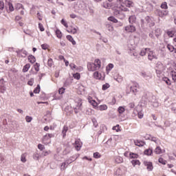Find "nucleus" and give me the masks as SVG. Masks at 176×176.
<instances>
[{
    "label": "nucleus",
    "mask_w": 176,
    "mask_h": 176,
    "mask_svg": "<svg viewBox=\"0 0 176 176\" xmlns=\"http://www.w3.org/2000/svg\"><path fill=\"white\" fill-rule=\"evenodd\" d=\"M60 23L61 24H63V25H64V27H65L66 28H68V23H67V21H65V20L62 19Z\"/></svg>",
    "instance_id": "8fccbe9b"
},
{
    "label": "nucleus",
    "mask_w": 176,
    "mask_h": 176,
    "mask_svg": "<svg viewBox=\"0 0 176 176\" xmlns=\"http://www.w3.org/2000/svg\"><path fill=\"white\" fill-rule=\"evenodd\" d=\"M74 146L76 151H80V148H82V142H80V140L75 141Z\"/></svg>",
    "instance_id": "6e6552de"
},
{
    "label": "nucleus",
    "mask_w": 176,
    "mask_h": 176,
    "mask_svg": "<svg viewBox=\"0 0 176 176\" xmlns=\"http://www.w3.org/2000/svg\"><path fill=\"white\" fill-rule=\"evenodd\" d=\"M73 77L74 78V79L79 80V79H80V74L76 73V74H73Z\"/></svg>",
    "instance_id": "a18cd8bd"
},
{
    "label": "nucleus",
    "mask_w": 176,
    "mask_h": 176,
    "mask_svg": "<svg viewBox=\"0 0 176 176\" xmlns=\"http://www.w3.org/2000/svg\"><path fill=\"white\" fill-rule=\"evenodd\" d=\"M109 21H112V23H118V19L114 16H110L108 18Z\"/></svg>",
    "instance_id": "c03bdc74"
},
{
    "label": "nucleus",
    "mask_w": 176,
    "mask_h": 176,
    "mask_svg": "<svg viewBox=\"0 0 176 176\" xmlns=\"http://www.w3.org/2000/svg\"><path fill=\"white\" fill-rule=\"evenodd\" d=\"M31 68V65L30 63H27L23 68V72H28V69Z\"/></svg>",
    "instance_id": "cd10ccee"
},
{
    "label": "nucleus",
    "mask_w": 176,
    "mask_h": 176,
    "mask_svg": "<svg viewBox=\"0 0 176 176\" xmlns=\"http://www.w3.org/2000/svg\"><path fill=\"white\" fill-rule=\"evenodd\" d=\"M112 68H113V64L110 63L109 64L107 67H106V71L107 72H109V71H111V69H112Z\"/></svg>",
    "instance_id": "37998d69"
},
{
    "label": "nucleus",
    "mask_w": 176,
    "mask_h": 176,
    "mask_svg": "<svg viewBox=\"0 0 176 176\" xmlns=\"http://www.w3.org/2000/svg\"><path fill=\"white\" fill-rule=\"evenodd\" d=\"M55 34L58 39H61V38H63V32H61L60 30L56 29Z\"/></svg>",
    "instance_id": "412c9836"
},
{
    "label": "nucleus",
    "mask_w": 176,
    "mask_h": 176,
    "mask_svg": "<svg viewBox=\"0 0 176 176\" xmlns=\"http://www.w3.org/2000/svg\"><path fill=\"white\" fill-rule=\"evenodd\" d=\"M148 49L149 48H145V49H142L140 51V56H145V54H146V53H148Z\"/></svg>",
    "instance_id": "c85d7f7f"
},
{
    "label": "nucleus",
    "mask_w": 176,
    "mask_h": 176,
    "mask_svg": "<svg viewBox=\"0 0 176 176\" xmlns=\"http://www.w3.org/2000/svg\"><path fill=\"white\" fill-rule=\"evenodd\" d=\"M148 58L150 61H152V60H157V56H156V54H155L153 51L148 49Z\"/></svg>",
    "instance_id": "7ed1b4c3"
},
{
    "label": "nucleus",
    "mask_w": 176,
    "mask_h": 176,
    "mask_svg": "<svg viewBox=\"0 0 176 176\" xmlns=\"http://www.w3.org/2000/svg\"><path fill=\"white\" fill-rule=\"evenodd\" d=\"M109 87H111V85H109V84H108V83H106V84L102 85V90H107V89H109Z\"/></svg>",
    "instance_id": "de8ad7c7"
},
{
    "label": "nucleus",
    "mask_w": 176,
    "mask_h": 176,
    "mask_svg": "<svg viewBox=\"0 0 176 176\" xmlns=\"http://www.w3.org/2000/svg\"><path fill=\"white\" fill-rule=\"evenodd\" d=\"M112 6L111 5V3H108L107 1L103 3V8H104L105 9H109V8H111Z\"/></svg>",
    "instance_id": "e433bc0d"
},
{
    "label": "nucleus",
    "mask_w": 176,
    "mask_h": 176,
    "mask_svg": "<svg viewBox=\"0 0 176 176\" xmlns=\"http://www.w3.org/2000/svg\"><path fill=\"white\" fill-rule=\"evenodd\" d=\"M69 67H70L71 69H76V65L74 63H71L69 65Z\"/></svg>",
    "instance_id": "69168bd1"
},
{
    "label": "nucleus",
    "mask_w": 176,
    "mask_h": 176,
    "mask_svg": "<svg viewBox=\"0 0 176 176\" xmlns=\"http://www.w3.org/2000/svg\"><path fill=\"white\" fill-rule=\"evenodd\" d=\"M38 148L41 151H43V149H45V146H43L42 144H38Z\"/></svg>",
    "instance_id": "052dcab7"
},
{
    "label": "nucleus",
    "mask_w": 176,
    "mask_h": 176,
    "mask_svg": "<svg viewBox=\"0 0 176 176\" xmlns=\"http://www.w3.org/2000/svg\"><path fill=\"white\" fill-rule=\"evenodd\" d=\"M93 76L95 79H97L98 80H101V78H102L101 73L98 72H95L93 74Z\"/></svg>",
    "instance_id": "ddd939ff"
},
{
    "label": "nucleus",
    "mask_w": 176,
    "mask_h": 176,
    "mask_svg": "<svg viewBox=\"0 0 176 176\" xmlns=\"http://www.w3.org/2000/svg\"><path fill=\"white\" fill-rule=\"evenodd\" d=\"M128 107L131 109H133V108H134V107H135V104H134V102H131L129 104Z\"/></svg>",
    "instance_id": "e2e57ef3"
},
{
    "label": "nucleus",
    "mask_w": 176,
    "mask_h": 176,
    "mask_svg": "<svg viewBox=\"0 0 176 176\" xmlns=\"http://www.w3.org/2000/svg\"><path fill=\"white\" fill-rule=\"evenodd\" d=\"M50 138H54V134L47 133L43 137V142H44L45 144H50Z\"/></svg>",
    "instance_id": "f257e3e1"
},
{
    "label": "nucleus",
    "mask_w": 176,
    "mask_h": 176,
    "mask_svg": "<svg viewBox=\"0 0 176 176\" xmlns=\"http://www.w3.org/2000/svg\"><path fill=\"white\" fill-rule=\"evenodd\" d=\"M124 3L125 4V6H126V8H131L134 6V2L130 0H125Z\"/></svg>",
    "instance_id": "4468645a"
},
{
    "label": "nucleus",
    "mask_w": 176,
    "mask_h": 176,
    "mask_svg": "<svg viewBox=\"0 0 176 176\" xmlns=\"http://www.w3.org/2000/svg\"><path fill=\"white\" fill-rule=\"evenodd\" d=\"M113 130H116V131H119V124L116 125V126H113Z\"/></svg>",
    "instance_id": "774afa93"
},
{
    "label": "nucleus",
    "mask_w": 176,
    "mask_h": 176,
    "mask_svg": "<svg viewBox=\"0 0 176 176\" xmlns=\"http://www.w3.org/2000/svg\"><path fill=\"white\" fill-rule=\"evenodd\" d=\"M144 166H146V167H147L148 171H152V170H153V164H152V162L144 161Z\"/></svg>",
    "instance_id": "39448f33"
},
{
    "label": "nucleus",
    "mask_w": 176,
    "mask_h": 176,
    "mask_svg": "<svg viewBox=\"0 0 176 176\" xmlns=\"http://www.w3.org/2000/svg\"><path fill=\"white\" fill-rule=\"evenodd\" d=\"M72 163V161L67 160L66 162L62 163L61 164V170H64L65 168H67V165L71 164Z\"/></svg>",
    "instance_id": "dca6fc26"
},
{
    "label": "nucleus",
    "mask_w": 176,
    "mask_h": 176,
    "mask_svg": "<svg viewBox=\"0 0 176 176\" xmlns=\"http://www.w3.org/2000/svg\"><path fill=\"white\" fill-rule=\"evenodd\" d=\"M134 144L136 146H144L145 145L144 142L142 140H135Z\"/></svg>",
    "instance_id": "f3484780"
},
{
    "label": "nucleus",
    "mask_w": 176,
    "mask_h": 176,
    "mask_svg": "<svg viewBox=\"0 0 176 176\" xmlns=\"http://www.w3.org/2000/svg\"><path fill=\"white\" fill-rule=\"evenodd\" d=\"M162 80L164 82H165V83H166V85H168V86H171V80L170 79H168V78L164 77V78H162Z\"/></svg>",
    "instance_id": "bb28decb"
},
{
    "label": "nucleus",
    "mask_w": 176,
    "mask_h": 176,
    "mask_svg": "<svg viewBox=\"0 0 176 176\" xmlns=\"http://www.w3.org/2000/svg\"><path fill=\"white\" fill-rule=\"evenodd\" d=\"M140 89V85L137 82H132V85L130 87V90L133 93H138V89Z\"/></svg>",
    "instance_id": "f03ea898"
},
{
    "label": "nucleus",
    "mask_w": 176,
    "mask_h": 176,
    "mask_svg": "<svg viewBox=\"0 0 176 176\" xmlns=\"http://www.w3.org/2000/svg\"><path fill=\"white\" fill-rule=\"evenodd\" d=\"M59 94H64L65 93V88H60L58 89Z\"/></svg>",
    "instance_id": "4d7b16f0"
},
{
    "label": "nucleus",
    "mask_w": 176,
    "mask_h": 176,
    "mask_svg": "<svg viewBox=\"0 0 176 176\" xmlns=\"http://www.w3.org/2000/svg\"><path fill=\"white\" fill-rule=\"evenodd\" d=\"M138 154L134 153H129V157L130 159H138Z\"/></svg>",
    "instance_id": "c756f323"
},
{
    "label": "nucleus",
    "mask_w": 176,
    "mask_h": 176,
    "mask_svg": "<svg viewBox=\"0 0 176 176\" xmlns=\"http://www.w3.org/2000/svg\"><path fill=\"white\" fill-rule=\"evenodd\" d=\"M131 164L133 167H135L136 166H141V162H140L139 160H133L131 161Z\"/></svg>",
    "instance_id": "a211bd4d"
},
{
    "label": "nucleus",
    "mask_w": 176,
    "mask_h": 176,
    "mask_svg": "<svg viewBox=\"0 0 176 176\" xmlns=\"http://www.w3.org/2000/svg\"><path fill=\"white\" fill-rule=\"evenodd\" d=\"M170 75L172 76V79L175 83H176V72L175 71H171Z\"/></svg>",
    "instance_id": "2f4dec72"
},
{
    "label": "nucleus",
    "mask_w": 176,
    "mask_h": 176,
    "mask_svg": "<svg viewBox=\"0 0 176 176\" xmlns=\"http://www.w3.org/2000/svg\"><path fill=\"white\" fill-rule=\"evenodd\" d=\"M106 28L108 30V31H109V32H112V31L114 30L113 26L111 24H107Z\"/></svg>",
    "instance_id": "473e14b6"
},
{
    "label": "nucleus",
    "mask_w": 176,
    "mask_h": 176,
    "mask_svg": "<svg viewBox=\"0 0 176 176\" xmlns=\"http://www.w3.org/2000/svg\"><path fill=\"white\" fill-rule=\"evenodd\" d=\"M39 67H40L39 63H36V64L34 65V69H35V71H36V72H38V71H39Z\"/></svg>",
    "instance_id": "6e6d98bb"
},
{
    "label": "nucleus",
    "mask_w": 176,
    "mask_h": 176,
    "mask_svg": "<svg viewBox=\"0 0 176 176\" xmlns=\"http://www.w3.org/2000/svg\"><path fill=\"white\" fill-rule=\"evenodd\" d=\"M88 102H89V104H91V105H92V107L94 109H96V108H97V107H98V103H97L96 102V100H93V98H91L90 96L88 98Z\"/></svg>",
    "instance_id": "423d86ee"
},
{
    "label": "nucleus",
    "mask_w": 176,
    "mask_h": 176,
    "mask_svg": "<svg viewBox=\"0 0 176 176\" xmlns=\"http://www.w3.org/2000/svg\"><path fill=\"white\" fill-rule=\"evenodd\" d=\"M175 30H167L166 31V34L168 35V36H169V38H173L174 36V35H175Z\"/></svg>",
    "instance_id": "aec40b11"
},
{
    "label": "nucleus",
    "mask_w": 176,
    "mask_h": 176,
    "mask_svg": "<svg viewBox=\"0 0 176 176\" xmlns=\"http://www.w3.org/2000/svg\"><path fill=\"white\" fill-rule=\"evenodd\" d=\"M124 30H125L126 32H128V33H133V32H135V31H136L135 26H134L133 25H129L126 26L124 28Z\"/></svg>",
    "instance_id": "20e7f679"
},
{
    "label": "nucleus",
    "mask_w": 176,
    "mask_h": 176,
    "mask_svg": "<svg viewBox=\"0 0 176 176\" xmlns=\"http://www.w3.org/2000/svg\"><path fill=\"white\" fill-rule=\"evenodd\" d=\"M38 28L41 32H43L45 31V28H43V25L42 23H38Z\"/></svg>",
    "instance_id": "5fc2aeb1"
},
{
    "label": "nucleus",
    "mask_w": 176,
    "mask_h": 176,
    "mask_svg": "<svg viewBox=\"0 0 176 176\" xmlns=\"http://www.w3.org/2000/svg\"><path fill=\"white\" fill-rule=\"evenodd\" d=\"M94 157L95 159H100V157H101V154H100L98 152H96L94 153Z\"/></svg>",
    "instance_id": "09e8293b"
},
{
    "label": "nucleus",
    "mask_w": 176,
    "mask_h": 176,
    "mask_svg": "<svg viewBox=\"0 0 176 176\" xmlns=\"http://www.w3.org/2000/svg\"><path fill=\"white\" fill-rule=\"evenodd\" d=\"M136 20H137V18L134 15H132L129 18V22L130 23V24H134Z\"/></svg>",
    "instance_id": "5701e85b"
},
{
    "label": "nucleus",
    "mask_w": 176,
    "mask_h": 176,
    "mask_svg": "<svg viewBox=\"0 0 176 176\" xmlns=\"http://www.w3.org/2000/svg\"><path fill=\"white\" fill-rule=\"evenodd\" d=\"M67 31L69 32V34H75L76 32H78V28L71 26Z\"/></svg>",
    "instance_id": "f8f14e48"
},
{
    "label": "nucleus",
    "mask_w": 176,
    "mask_h": 176,
    "mask_svg": "<svg viewBox=\"0 0 176 176\" xmlns=\"http://www.w3.org/2000/svg\"><path fill=\"white\" fill-rule=\"evenodd\" d=\"M117 3H119L120 6H122V8L124 7V3L123 2V0H117Z\"/></svg>",
    "instance_id": "bf43d9fd"
},
{
    "label": "nucleus",
    "mask_w": 176,
    "mask_h": 176,
    "mask_svg": "<svg viewBox=\"0 0 176 176\" xmlns=\"http://www.w3.org/2000/svg\"><path fill=\"white\" fill-rule=\"evenodd\" d=\"M87 68H88V71H91V72H94V71H97L98 70L96 68L95 65L93 64V63H89L87 64Z\"/></svg>",
    "instance_id": "1a4fd4ad"
},
{
    "label": "nucleus",
    "mask_w": 176,
    "mask_h": 176,
    "mask_svg": "<svg viewBox=\"0 0 176 176\" xmlns=\"http://www.w3.org/2000/svg\"><path fill=\"white\" fill-rule=\"evenodd\" d=\"M28 61L31 63V64H34L35 61H36V59L35 58V56L30 55L28 56Z\"/></svg>",
    "instance_id": "a878e982"
},
{
    "label": "nucleus",
    "mask_w": 176,
    "mask_h": 176,
    "mask_svg": "<svg viewBox=\"0 0 176 176\" xmlns=\"http://www.w3.org/2000/svg\"><path fill=\"white\" fill-rule=\"evenodd\" d=\"M154 152L156 155H161V153H163V151L162 150V148H160V146H157L155 148Z\"/></svg>",
    "instance_id": "393cba45"
},
{
    "label": "nucleus",
    "mask_w": 176,
    "mask_h": 176,
    "mask_svg": "<svg viewBox=\"0 0 176 176\" xmlns=\"http://www.w3.org/2000/svg\"><path fill=\"white\" fill-rule=\"evenodd\" d=\"M98 111H107L108 109V106L107 104H101L97 107Z\"/></svg>",
    "instance_id": "4be33fe9"
},
{
    "label": "nucleus",
    "mask_w": 176,
    "mask_h": 176,
    "mask_svg": "<svg viewBox=\"0 0 176 176\" xmlns=\"http://www.w3.org/2000/svg\"><path fill=\"white\" fill-rule=\"evenodd\" d=\"M40 91H41V86L39 85H38L37 87L33 91V92L35 94H38V93H40Z\"/></svg>",
    "instance_id": "4c0bfd02"
},
{
    "label": "nucleus",
    "mask_w": 176,
    "mask_h": 176,
    "mask_svg": "<svg viewBox=\"0 0 176 176\" xmlns=\"http://www.w3.org/2000/svg\"><path fill=\"white\" fill-rule=\"evenodd\" d=\"M167 49L168 50H169V52H175V47H174V46L170 44L167 45Z\"/></svg>",
    "instance_id": "f704fd0d"
},
{
    "label": "nucleus",
    "mask_w": 176,
    "mask_h": 176,
    "mask_svg": "<svg viewBox=\"0 0 176 176\" xmlns=\"http://www.w3.org/2000/svg\"><path fill=\"white\" fill-rule=\"evenodd\" d=\"M162 9H168V6H167V2H163L161 5Z\"/></svg>",
    "instance_id": "49530a36"
},
{
    "label": "nucleus",
    "mask_w": 176,
    "mask_h": 176,
    "mask_svg": "<svg viewBox=\"0 0 176 176\" xmlns=\"http://www.w3.org/2000/svg\"><path fill=\"white\" fill-rule=\"evenodd\" d=\"M124 111H126V109L123 107H119L118 109V113H120V115H122V113H123Z\"/></svg>",
    "instance_id": "79ce46f5"
},
{
    "label": "nucleus",
    "mask_w": 176,
    "mask_h": 176,
    "mask_svg": "<svg viewBox=\"0 0 176 176\" xmlns=\"http://www.w3.org/2000/svg\"><path fill=\"white\" fill-rule=\"evenodd\" d=\"M78 90L80 91V94H82V93H85V91H86L85 86L83 85H80L78 87Z\"/></svg>",
    "instance_id": "ea45409f"
},
{
    "label": "nucleus",
    "mask_w": 176,
    "mask_h": 176,
    "mask_svg": "<svg viewBox=\"0 0 176 176\" xmlns=\"http://www.w3.org/2000/svg\"><path fill=\"white\" fill-rule=\"evenodd\" d=\"M157 14L160 17H164L168 14V11L167 10H158Z\"/></svg>",
    "instance_id": "9b49d317"
},
{
    "label": "nucleus",
    "mask_w": 176,
    "mask_h": 176,
    "mask_svg": "<svg viewBox=\"0 0 176 176\" xmlns=\"http://www.w3.org/2000/svg\"><path fill=\"white\" fill-rule=\"evenodd\" d=\"M93 64L95 65V67L96 69L98 70L101 68V60L100 59H96Z\"/></svg>",
    "instance_id": "9d476101"
},
{
    "label": "nucleus",
    "mask_w": 176,
    "mask_h": 176,
    "mask_svg": "<svg viewBox=\"0 0 176 176\" xmlns=\"http://www.w3.org/2000/svg\"><path fill=\"white\" fill-rule=\"evenodd\" d=\"M67 131H68V126H64L62 131V134H63V137H65V135H67Z\"/></svg>",
    "instance_id": "c9c22d12"
},
{
    "label": "nucleus",
    "mask_w": 176,
    "mask_h": 176,
    "mask_svg": "<svg viewBox=\"0 0 176 176\" xmlns=\"http://www.w3.org/2000/svg\"><path fill=\"white\" fill-rule=\"evenodd\" d=\"M54 65V63L53 62V59L52 58H50L47 60V65L51 67H53Z\"/></svg>",
    "instance_id": "a19ab883"
},
{
    "label": "nucleus",
    "mask_w": 176,
    "mask_h": 176,
    "mask_svg": "<svg viewBox=\"0 0 176 176\" xmlns=\"http://www.w3.org/2000/svg\"><path fill=\"white\" fill-rule=\"evenodd\" d=\"M4 3H3V1H0V10H2V9H3L4 8Z\"/></svg>",
    "instance_id": "338daca9"
},
{
    "label": "nucleus",
    "mask_w": 176,
    "mask_h": 176,
    "mask_svg": "<svg viewBox=\"0 0 176 176\" xmlns=\"http://www.w3.org/2000/svg\"><path fill=\"white\" fill-rule=\"evenodd\" d=\"M158 162L159 163L163 164L164 166L167 164V161L162 157L159 158Z\"/></svg>",
    "instance_id": "58836bf2"
},
{
    "label": "nucleus",
    "mask_w": 176,
    "mask_h": 176,
    "mask_svg": "<svg viewBox=\"0 0 176 176\" xmlns=\"http://www.w3.org/2000/svg\"><path fill=\"white\" fill-rule=\"evenodd\" d=\"M138 118H139V119H142V118H144V113H142V111H140L138 113Z\"/></svg>",
    "instance_id": "13d9d810"
},
{
    "label": "nucleus",
    "mask_w": 176,
    "mask_h": 176,
    "mask_svg": "<svg viewBox=\"0 0 176 176\" xmlns=\"http://www.w3.org/2000/svg\"><path fill=\"white\" fill-rule=\"evenodd\" d=\"M16 9H24V6H23V4H21V3H17Z\"/></svg>",
    "instance_id": "680f3d73"
},
{
    "label": "nucleus",
    "mask_w": 176,
    "mask_h": 176,
    "mask_svg": "<svg viewBox=\"0 0 176 176\" xmlns=\"http://www.w3.org/2000/svg\"><path fill=\"white\" fill-rule=\"evenodd\" d=\"M27 153H23L21 155V161L22 162V163H25V162H27Z\"/></svg>",
    "instance_id": "7c9ffc66"
},
{
    "label": "nucleus",
    "mask_w": 176,
    "mask_h": 176,
    "mask_svg": "<svg viewBox=\"0 0 176 176\" xmlns=\"http://www.w3.org/2000/svg\"><path fill=\"white\" fill-rule=\"evenodd\" d=\"M115 162L118 164H120V163H123V158L120 156H116L115 157Z\"/></svg>",
    "instance_id": "b1692460"
},
{
    "label": "nucleus",
    "mask_w": 176,
    "mask_h": 176,
    "mask_svg": "<svg viewBox=\"0 0 176 176\" xmlns=\"http://www.w3.org/2000/svg\"><path fill=\"white\" fill-rule=\"evenodd\" d=\"M152 153H153V151H152V149L151 148H147L146 150L144 151V155H146L147 156H151Z\"/></svg>",
    "instance_id": "72a5a7b5"
},
{
    "label": "nucleus",
    "mask_w": 176,
    "mask_h": 176,
    "mask_svg": "<svg viewBox=\"0 0 176 176\" xmlns=\"http://www.w3.org/2000/svg\"><path fill=\"white\" fill-rule=\"evenodd\" d=\"M78 111H82V102H79L74 109L75 113H78Z\"/></svg>",
    "instance_id": "2eb2a0df"
},
{
    "label": "nucleus",
    "mask_w": 176,
    "mask_h": 176,
    "mask_svg": "<svg viewBox=\"0 0 176 176\" xmlns=\"http://www.w3.org/2000/svg\"><path fill=\"white\" fill-rule=\"evenodd\" d=\"M66 38L67 39V41H69L71 42V43H72V45H76V41H75V40L74 39V37H72V36L67 35V36H66Z\"/></svg>",
    "instance_id": "6ab92c4d"
},
{
    "label": "nucleus",
    "mask_w": 176,
    "mask_h": 176,
    "mask_svg": "<svg viewBox=\"0 0 176 176\" xmlns=\"http://www.w3.org/2000/svg\"><path fill=\"white\" fill-rule=\"evenodd\" d=\"M9 10H10V12H13V10H14V8L13 7V5L12 3H9Z\"/></svg>",
    "instance_id": "0e129e2a"
},
{
    "label": "nucleus",
    "mask_w": 176,
    "mask_h": 176,
    "mask_svg": "<svg viewBox=\"0 0 176 176\" xmlns=\"http://www.w3.org/2000/svg\"><path fill=\"white\" fill-rule=\"evenodd\" d=\"M6 87H5V81L3 79L0 80V93H5Z\"/></svg>",
    "instance_id": "0eeeda50"
},
{
    "label": "nucleus",
    "mask_w": 176,
    "mask_h": 176,
    "mask_svg": "<svg viewBox=\"0 0 176 176\" xmlns=\"http://www.w3.org/2000/svg\"><path fill=\"white\" fill-rule=\"evenodd\" d=\"M28 85L29 86H33L34 85V78H30L29 81L28 82Z\"/></svg>",
    "instance_id": "864d4df0"
},
{
    "label": "nucleus",
    "mask_w": 176,
    "mask_h": 176,
    "mask_svg": "<svg viewBox=\"0 0 176 176\" xmlns=\"http://www.w3.org/2000/svg\"><path fill=\"white\" fill-rule=\"evenodd\" d=\"M41 49L43 50H47V49H49V45L47 44H43L41 45Z\"/></svg>",
    "instance_id": "3c124183"
},
{
    "label": "nucleus",
    "mask_w": 176,
    "mask_h": 176,
    "mask_svg": "<svg viewBox=\"0 0 176 176\" xmlns=\"http://www.w3.org/2000/svg\"><path fill=\"white\" fill-rule=\"evenodd\" d=\"M25 120L28 123H30V122L32 120V117L30 116H27L25 117Z\"/></svg>",
    "instance_id": "603ef678"
}]
</instances>
